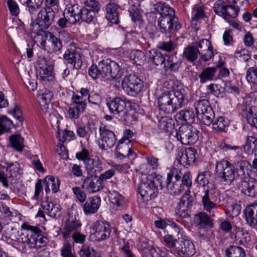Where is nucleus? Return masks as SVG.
Returning a JSON list of instances; mask_svg holds the SVG:
<instances>
[{
	"instance_id": "51",
	"label": "nucleus",
	"mask_w": 257,
	"mask_h": 257,
	"mask_svg": "<svg viewBox=\"0 0 257 257\" xmlns=\"http://www.w3.org/2000/svg\"><path fill=\"white\" fill-rule=\"evenodd\" d=\"M246 79L248 83L257 85V68L252 67L247 69Z\"/></svg>"
},
{
	"instance_id": "55",
	"label": "nucleus",
	"mask_w": 257,
	"mask_h": 257,
	"mask_svg": "<svg viewBox=\"0 0 257 257\" xmlns=\"http://www.w3.org/2000/svg\"><path fill=\"white\" fill-rule=\"evenodd\" d=\"M241 206L237 203H233L228 206L226 209V213L230 217H234L237 216L240 212Z\"/></svg>"
},
{
	"instance_id": "9",
	"label": "nucleus",
	"mask_w": 257,
	"mask_h": 257,
	"mask_svg": "<svg viewBox=\"0 0 257 257\" xmlns=\"http://www.w3.org/2000/svg\"><path fill=\"white\" fill-rule=\"evenodd\" d=\"M8 113L13 115L19 122L14 125L12 120L6 115H0V128H10L11 127H19L23 126L24 118L21 108L17 103L8 110Z\"/></svg>"
},
{
	"instance_id": "61",
	"label": "nucleus",
	"mask_w": 257,
	"mask_h": 257,
	"mask_svg": "<svg viewBox=\"0 0 257 257\" xmlns=\"http://www.w3.org/2000/svg\"><path fill=\"white\" fill-rule=\"evenodd\" d=\"M160 128H173L174 127L173 120L168 117H162L159 120Z\"/></svg>"
},
{
	"instance_id": "13",
	"label": "nucleus",
	"mask_w": 257,
	"mask_h": 257,
	"mask_svg": "<svg viewBox=\"0 0 257 257\" xmlns=\"http://www.w3.org/2000/svg\"><path fill=\"white\" fill-rule=\"evenodd\" d=\"M111 228L106 221H97L93 224L92 237L98 241L105 240L110 235Z\"/></svg>"
},
{
	"instance_id": "58",
	"label": "nucleus",
	"mask_w": 257,
	"mask_h": 257,
	"mask_svg": "<svg viewBox=\"0 0 257 257\" xmlns=\"http://www.w3.org/2000/svg\"><path fill=\"white\" fill-rule=\"evenodd\" d=\"M192 21H198L203 18L204 15V8L200 5H195L192 12Z\"/></svg>"
},
{
	"instance_id": "52",
	"label": "nucleus",
	"mask_w": 257,
	"mask_h": 257,
	"mask_svg": "<svg viewBox=\"0 0 257 257\" xmlns=\"http://www.w3.org/2000/svg\"><path fill=\"white\" fill-rule=\"evenodd\" d=\"M210 178L211 174L209 172H203L199 173L196 181L200 185L205 186L209 183Z\"/></svg>"
},
{
	"instance_id": "33",
	"label": "nucleus",
	"mask_w": 257,
	"mask_h": 257,
	"mask_svg": "<svg viewBox=\"0 0 257 257\" xmlns=\"http://www.w3.org/2000/svg\"><path fill=\"white\" fill-rule=\"evenodd\" d=\"M244 215L247 223L251 226L257 225V206H250L244 210Z\"/></svg>"
},
{
	"instance_id": "25",
	"label": "nucleus",
	"mask_w": 257,
	"mask_h": 257,
	"mask_svg": "<svg viewBox=\"0 0 257 257\" xmlns=\"http://www.w3.org/2000/svg\"><path fill=\"white\" fill-rule=\"evenodd\" d=\"M193 222L198 228H205L212 225L210 217L204 212H200L195 214Z\"/></svg>"
},
{
	"instance_id": "62",
	"label": "nucleus",
	"mask_w": 257,
	"mask_h": 257,
	"mask_svg": "<svg viewBox=\"0 0 257 257\" xmlns=\"http://www.w3.org/2000/svg\"><path fill=\"white\" fill-rule=\"evenodd\" d=\"M89 75L93 78V79H97L100 76L102 77H105V75L102 74V71L101 68L98 67L95 65H92L89 69L88 70Z\"/></svg>"
},
{
	"instance_id": "2",
	"label": "nucleus",
	"mask_w": 257,
	"mask_h": 257,
	"mask_svg": "<svg viewBox=\"0 0 257 257\" xmlns=\"http://www.w3.org/2000/svg\"><path fill=\"white\" fill-rule=\"evenodd\" d=\"M18 243L22 245L23 252L27 249L26 245L30 248H39L46 244L47 238L43 236L41 230L37 227L28 226L17 238Z\"/></svg>"
},
{
	"instance_id": "1",
	"label": "nucleus",
	"mask_w": 257,
	"mask_h": 257,
	"mask_svg": "<svg viewBox=\"0 0 257 257\" xmlns=\"http://www.w3.org/2000/svg\"><path fill=\"white\" fill-rule=\"evenodd\" d=\"M163 86L169 90L158 98L157 102L161 110L167 113L173 112L187 104L188 99L181 86L175 87V82L169 80L163 83Z\"/></svg>"
},
{
	"instance_id": "4",
	"label": "nucleus",
	"mask_w": 257,
	"mask_h": 257,
	"mask_svg": "<svg viewBox=\"0 0 257 257\" xmlns=\"http://www.w3.org/2000/svg\"><path fill=\"white\" fill-rule=\"evenodd\" d=\"M215 175L224 185H230L235 179L234 167L229 161L224 159L216 162Z\"/></svg>"
},
{
	"instance_id": "30",
	"label": "nucleus",
	"mask_w": 257,
	"mask_h": 257,
	"mask_svg": "<svg viewBox=\"0 0 257 257\" xmlns=\"http://www.w3.org/2000/svg\"><path fill=\"white\" fill-rule=\"evenodd\" d=\"M243 151L248 155L257 156V138L253 136L246 137L245 143L243 145Z\"/></svg>"
},
{
	"instance_id": "29",
	"label": "nucleus",
	"mask_w": 257,
	"mask_h": 257,
	"mask_svg": "<svg viewBox=\"0 0 257 257\" xmlns=\"http://www.w3.org/2000/svg\"><path fill=\"white\" fill-rule=\"evenodd\" d=\"M118 10L119 7L114 3H110L106 6L105 17L111 23L118 24Z\"/></svg>"
},
{
	"instance_id": "47",
	"label": "nucleus",
	"mask_w": 257,
	"mask_h": 257,
	"mask_svg": "<svg viewBox=\"0 0 257 257\" xmlns=\"http://www.w3.org/2000/svg\"><path fill=\"white\" fill-rule=\"evenodd\" d=\"M226 4L221 0L217 1L214 5L213 9L216 14L223 18L225 17Z\"/></svg>"
},
{
	"instance_id": "14",
	"label": "nucleus",
	"mask_w": 257,
	"mask_h": 257,
	"mask_svg": "<svg viewBox=\"0 0 257 257\" xmlns=\"http://www.w3.org/2000/svg\"><path fill=\"white\" fill-rule=\"evenodd\" d=\"M99 68L102 69V74L105 76H110L117 82L118 85L120 83V80L122 78L119 73V66L117 63L113 61L109 62H101L99 63Z\"/></svg>"
},
{
	"instance_id": "49",
	"label": "nucleus",
	"mask_w": 257,
	"mask_h": 257,
	"mask_svg": "<svg viewBox=\"0 0 257 257\" xmlns=\"http://www.w3.org/2000/svg\"><path fill=\"white\" fill-rule=\"evenodd\" d=\"M84 110L85 109L82 108V106L78 107L71 105L68 110L67 116L71 119L77 118L80 114L83 112Z\"/></svg>"
},
{
	"instance_id": "3",
	"label": "nucleus",
	"mask_w": 257,
	"mask_h": 257,
	"mask_svg": "<svg viewBox=\"0 0 257 257\" xmlns=\"http://www.w3.org/2000/svg\"><path fill=\"white\" fill-rule=\"evenodd\" d=\"M155 10L160 14L158 25L162 32H170L176 23L174 10L164 3L159 2L155 5Z\"/></svg>"
},
{
	"instance_id": "31",
	"label": "nucleus",
	"mask_w": 257,
	"mask_h": 257,
	"mask_svg": "<svg viewBox=\"0 0 257 257\" xmlns=\"http://www.w3.org/2000/svg\"><path fill=\"white\" fill-rule=\"evenodd\" d=\"M81 226L80 221L76 219L67 220L65 223L64 231L62 232L64 238H68L73 231L77 230Z\"/></svg>"
},
{
	"instance_id": "26",
	"label": "nucleus",
	"mask_w": 257,
	"mask_h": 257,
	"mask_svg": "<svg viewBox=\"0 0 257 257\" xmlns=\"http://www.w3.org/2000/svg\"><path fill=\"white\" fill-rule=\"evenodd\" d=\"M81 9H79L78 5L69 6L64 12V16L69 18L70 24H74L80 20Z\"/></svg>"
},
{
	"instance_id": "46",
	"label": "nucleus",
	"mask_w": 257,
	"mask_h": 257,
	"mask_svg": "<svg viewBox=\"0 0 257 257\" xmlns=\"http://www.w3.org/2000/svg\"><path fill=\"white\" fill-rule=\"evenodd\" d=\"M111 202L116 206H120L123 202V197L116 189H114L109 196Z\"/></svg>"
},
{
	"instance_id": "34",
	"label": "nucleus",
	"mask_w": 257,
	"mask_h": 257,
	"mask_svg": "<svg viewBox=\"0 0 257 257\" xmlns=\"http://www.w3.org/2000/svg\"><path fill=\"white\" fill-rule=\"evenodd\" d=\"M99 134L102 142L106 144V147L110 148L115 143V137L113 132L109 130H99Z\"/></svg>"
},
{
	"instance_id": "8",
	"label": "nucleus",
	"mask_w": 257,
	"mask_h": 257,
	"mask_svg": "<svg viewBox=\"0 0 257 257\" xmlns=\"http://www.w3.org/2000/svg\"><path fill=\"white\" fill-rule=\"evenodd\" d=\"M194 106L198 119L205 125L210 124L213 113L208 101L206 99L198 101L194 103Z\"/></svg>"
},
{
	"instance_id": "28",
	"label": "nucleus",
	"mask_w": 257,
	"mask_h": 257,
	"mask_svg": "<svg viewBox=\"0 0 257 257\" xmlns=\"http://www.w3.org/2000/svg\"><path fill=\"white\" fill-rule=\"evenodd\" d=\"M106 104L110 112L114 114L123 111L126 106L125 101L120 97L114 98Z\"/></svg>"
},
{
	"instance_id": "18",
	"label": "nucleus",
	"mask_w": 257,
	"mask_h": 257,
	"mask_svg": "<svg viewBox=\"0 0 257 257\" xmlns=\"http://www.w3.org/2000/svg\"><path fill=\"white\" fill-rule=\"evenodd\" d=\"M195 116L193 111L182 110L176 114L177 125L178 128L193 127L191 124L194 121Z\"/></svg>"
},
{
	"instance_id": "12",
	"label": "nucleus",
	"mask_w": 257,
	"mask_h": 257,
	"mask_svg": "<svg viewBox=\"0 0 257 257\" xmlns=\"http://www.w3.org/2000/svg\"><path fill=\"white\" fill-rule=\"evenodd\" d=\"M36 76L43 83L53 81L54 77L52 74L53 66L46 59L39 58L36 67Z\"/></svg>"
},
{
	"instance_id": "21",
	"label": "nucleus",
	"mask_w": 257,
	"mask_h": 257,
	"mask_svg": "<svg viewBox=\"0 0 257 257\" xmlns=\"http://www.w3.org/2000/svg\"><path fill=\"white\" fill-rule=\"evenodd\" d=\"M54 94L48 89H44L39 91L37 98L42 110L47 113L49 109L50 104L53 98Z\"/></svg>"
},
{
	"instance_id": "57",
	"label": "nucleus",
	"mask_w": 257,
	"mask_h": 257,
	"mask_svg": "<svg viewBox=\"0 0 257 257\" xmlns=\"http://www.w3.org/2000/svg\"><path fill=\"white\" fill-rule=\"evenodd\" d=\"M189 208L185 205L179 202L175 210L176 215L180 218H187L189 216Z\"/></svg>"
},
{
	"instance_id": "35",
	"label": "nucleus",
	"mask_w": 257,
	"mask_h": 257,
	"mask_svg": "<svg viewBox=\"0 0 257 257\" xmlns=\"http://www.w3.org/2000/svg\"><path fill=\"white\" fill-rule=\"evenodd\" d=\"M86 171L90 173L93 169L96 168L95 171H100L102 169V164L101 161L96 157L91 156L84 163Z\"/></svg>"
},
{
	"instance_id": "42",
	"label": "nucleus",
	"mask_w": 257,
	"mask_h": 257,
	"mask_svg": "<svg viewBox=\"0 0 257 257\" xmlns=\"http://www.w3.org/2000/svg\"><path fill=\"white\" fill-rule=\"evenodd\" d=\"M42 23L40 22L37 19L33 21L30 25L31 30L32 33L37 35V40L39 42L40 41V37H41L43 35V32H47L44 30L48 29L47 27H43Z\"/></svg>"
},
{
	"instance_id": "5",
	"label": "nucleus",
	"mask_w": 257,
	"mask_h": 257,
	"mask_svg": "<svg viewBox=\"0 0 257 257\" xmlns=\"http://www.w3.org/2000/svg\"><path fill=\"white\" fill-rule=\"evenodd\" d=\"M4 169L3 172H0V181L3 185L7 188L9 186L8 182L10 180H13V178L21 174L22 169L20 164L17 162H9L4 161L1 165Z\"/></svg>"
},
{
	"instance_id": "36",
	"label": "nucleus",
	"mask_w": 257,
	"mask_h": 257,
	"mask_svg": "<svg viewBox=\"0 0 257 257\" xmlns=\"http://www.w3.org/2000/svg\"><path fill=\"white\" fill-rule=\"evenodd\" d=\"M235 239L236 243L244 245L250 241V236L247 231L243 230L241 228L236 227Z\"/></svg>"
},
{
	"instance_id": "16",
	"label": "nucleus",
	"mask_w": 257,
	"mask_h": 257,
	"mask_svg": "<svg viewBox=\"0 0 257 257\" xmlns=\"http://www.w3.org/2000/svg\"><path fill=\"white\" fill-rule=\"evenodd\" d=\"M201 61L206 62L213 57V47L208 39H203L197 44Z\"/></svg>"
},
{
	"instance_id": "24",
	"label": "nucleus",
	"mask_w": 257,
	"mask_h": 257,
	"mask_svg": "<svg viewBox=\"0 0 257 257\" xmlns=\"http://www.w3.org/2000/svg\"><path fill=\"white\" fill-rule=\"evenodd\" d=\"M55 16V12L51 9H43L38 13L37 19L42 23L41 25L43 27L48 28L52 24Z\"/></svg>"
},
{
	"instance_id": "22",
	"label": "nucleus",
	"mask_w": 257,
	"mask_h": 257,
	"mask_svg": "<svg viewBox=\"0 0 257 257\" xmlns=\"http://www.w3.org/2000/svg\"><path fill=\"white\" fill-rule=\"evenodd\" d=\"M66 63L72 65L74 68L79 69L82 65L80 55L72 48L67 49L63 55Z\"/></svg>"
},
{
	"instance_id": "39",
	"label": "nucleus",
	"mask_w": 257,
	"mask_h": 257,
	"mask_svg": "<svg viewBox=\"0 0 257 257\" xmlns=\"http://www.w3.org/2000/svg\"><path fill=\"white\" fill-rule=\"evenodd\" d=\"M225 257H246V253L241 247L230 245L225 250Z\"/></svg>"
},
{
	"instance_id": "54",
	"label": "nucleus",
	"mask_w": 257,
	"mask_h": 257,
	"mask_svg": "<svg viewBox=\"0 0 257 257\" xmlns=\"http://www.w3.org/2000/svg\"><path fill=\"white\" fill-rule=\"evenodd\" d=\"M152 58L153 61V63L157 66L162 65L164 67V64L166 61H165V59L164 57L162 54L160 52H158L156 50H152Z\"/></svg>"
},
{
	"instance_id": "41",
	"label": "nucleus",
	"mask_w": 257,
	"mask_h": 257,
	"mask_svg": "<svg viewBox=\"0 0 257 257\" xmlns=\"http://www.w3.org/2000/svg\"><path fill=\"white\" fill-rule=\"evenodd\" d=\"M216 72V67H207L204 69L199 75L200 81L204 83L208 81L213 80Z\"/></svg>"
},
{
	"instance_id": "60",
	"label": "nucleus",
	"mask_w": 257,
	"mask_h": 257,
	"mask_svg": "<svg viewBox=\"0 0 257 257\" xmlns=\"http://www.w3.org/2000/svg\"><path fill=\"white\" fill-rule=\"evenodd\" d=\"M239 9L237 6H228L226 8L225 20L229 19L230 18L236 17L238 14Z\"/></svg>"
},
{
	"instance_id": "64",
	"label": "nucleus",
	"mask_w": 257,
	"mask_h": 257,
	"mask_svg": "<svg viewBox=\"0 0 257 257\" xmlns=\"http://www.w3.org/2000/svg\"><path fill=\"white\" fill-rule=\"evenodd\" d=\"M120 252L124 257H136L133 253L129 242L124 241L123 246L120 248Z\"/></svg>"
},
{
	"instance_id": "53",
	"label": "nucleus",
	"mask_w": 257,
	"mask_h": 257,
	"mask_svg": "<svg viewBox=\"0 0 257 257\" xmlns=\"http://www.w3.org/2000/svg\"><path fill=\"white\" fill-rule=\"evenodd\" d=\"M57 138L61 143L64 142L68 138H73L74 133L68 130H58L57 132Z\"/></svg>"
},
{
	"instance_id": "23",
	"label": "nucleus",
	"mask_w": 257,
	"mask_h": 257,
	"mask_svg": "<svg viewBox=\"0 0 257 257\" xmlns=\"http://www.w3.org/2000/svg\"><path fill=\"white\" fill-rule=\"evenodd\" d=\"M101 203V199L98 196L89 197L83 204V210L86 215L95 213L99 209Z\"/></svg>"
},
{
	"instance_id": "37",
	"label": "nucleus",
	"mask_w": 257,
	"mask_h": 257,
	"mask_svg": "<svg viewBox=\"0 0 257 257\" xmlns=\"http://www.w3.org/2000/svg\"><path fill=\"white\" fill-rule=\"evenodd\" d=\"M11 147L18 152H22L24 148V139L20 135L15 134L9 137Z\"/></svg>"
},
{
	"instance_id": "20",
	"label": "nucleus",
	"mask_w": 257,
	"mask_h": 257,
	"mask_svg": "<svg viewBox=\"0 0 257 257\" xmlns=\"http://www.w3.org/2000/svg\"><path fill=\"white\" fill-rule=\"evenodd\" d=\"M175 251L182 257H190L195 253L194 245L188 240L181 238L177 243Z\"/></svg>"
},
{
	"instance_id": "19",
	"label": "nucleus",
	"mask_w": 257,
	"mask_h": 257,
	"mask_svg": "<svg viewBox=\"0 0 257 257\" xmlns=\"http://www.w3.org/2000/svg\"><path fill=\"white\" fill-rule=\"evenodd\" d=\"M244 180L241 182L240 187L245 195L251 197H257V180L254 178L246 175Z\"/></svg>"
},
{
	"instance_id": "56",
	"label": "nucleus",
	"mask_w": 257,
	"mask_h": 257,
	"mask_svg": "<svg viewBox=\"0 0 257 257\" xmlns=\"http://www.w3.org/2000/svg\"><path fill=\"white\" fill-rule=\"evenodd\" d=\"M146 257H167L165 250L151 246L146 252Z\"/></svg>"
},
{
	"instance_id": "27",
	"label": "nucleus",
	"mask_w": 257,
	"mask_h": 257,
	"mask_svg": "<svg viewBox=\"0 0 257 257\" xmlns=\"http://www.w3.org/2000/svg\"><path fill=\"white\" fill-rule=\"evenodd\" d=\"M201 203L203 209L207 212L212 214L211 216H214V210L217 208V204L212 200L208 189L205 190L202 195Z\"/></svg>"
},
{
	"instance_id": "45",
	"label": "nucleus",
	"mask_w": 257,
	"mask_h": 257,
	"mask_svg": "<svg viewBox=\"0 0 257 257\" xmlns=\"http://www.w3.org/2000/svg\"><path fill=\"white\" fill-rule=\"evenodd\" d=\"M176 136L177 139L180 140L182 143H184L183 140H190L193 137L195 139L194 134L192 130H179L178 132H176Z\"/></svg>"
},
{
	"instance_id": "50",
	"label": "nucleus",
	"mask_w": 257,
	"mask_h": 257,
	"mask_svg": "<svg viewBox=\"0 0 257 257\" xmlns=\"http://www.w3.org/2000/svg\"><path fill=\"white\" fill-rule=\"evenodd\" d=\"M180 63L178 61L175 62L173 60V57L172 58L170 57L165 62L164 64V68L166 71H173L176 72L178 71Z\"/></svg>"
},
{
	"instance_id": "6",
	"label": "nucleus",
	"mask_w": 257,
	"mask_h": 257,
	"mask_svg": "<svg viewBox=\"0 0 257 257\" xmlns=\"http://www.w3.org/2000/svg\"><path fill=\"white\" fill-rule=\"evenodd\" d=\"M160 184L161 189L163 186L158 179H147L142 181L139 186V192L142 197L147 201L155 198L158 194V185Z\"/></svg>"
},
{
	"instance_id": "32",
	"label": "nucleus",
	"mask_w": 257,
	"mask_h": 257,
	"mask_svg": "<svg viewBox=\"0 0 257 257\" xmlns=\"http://www.w3.org/2000/svg\"><path fill=\"white\" fill-rule=\"evenodd\" d=\"M45 190L46 193L50 192L51 189L53 193L57 192L59 189L60 180L53 176H48L44 180Z\"/></svg>"
},
{
	"instance_id": "43",
	"label": "nucleus",
	"mask_w": 257,
	"mask_h": 257,
	"mask_svg": "<svg viewBox=\"0 0 257 257\" xmlns=\"http://www.w3.org/2000/svg\"><path fill=\"white\" fill-rule=\"evenodd\" d=\"M130 60L132 63L137 65H142L146 61V56L144 53L141 50H132L129 55Z\"/></svg>"
},
{
	"instance_id": "48",
	"label": "nucleus",
	"mask_w": 257,
	"mask_h": 257,
	"mask_svg": "<svg viewBox=\"0 0 257 257\" xmlns=\"http://www.w3.org/2000/svg\"><path fill=\"white\" fill-rule=\"evenodd\" d=\"M199 53V49L192 47L186 48L184 51L185 56L187 59L191 61H193L196 59Z\"/></svg>"
},
{
	"instance_id": "7",
	"label": "nucleus",
	"mask_w": 257,
	"mask_h": 257,
	"mask_svg": "<svg viewBox=\"0 0 257 257\" xmlns=\"http://www.w3.org/2000/svg\"><path fill=\"white\" fill-rule=\"evenodd\" d=\"M121 87L129 95L135 96L142 90L143 87V81L134 75H128L122 77L120 80Z\"/></svg>"
},
{
	"instance_id": "63",
	"label": "nucleus",
	"mask_w": 257,
	"mask_h": 257,
	"mask_svg": "<svg viewBox=\"0 0 257 257\" xmlns=\"http://www.w3.org/2000/svg\"><path fill=\"white\" fill-rule=\"evenodd\" d=\"M94 253H96L95 250L87 245H83L79 252L80 257H91V255H94Z\"/></svg>"
},
{
	"instance_id": "44",
	"label": "nucleus",
	"mask_w": 257,
	"mask_h": 257,
	"mask_svg": "<svg viewBox=\"0 0 257 257\" xmlns=\"http://www.w3.org/2000/svg\"><path fill=\"white\" fill-rule=\"evenodd\" d=\"M98 10L94 9H88L86 8L81 9L80 19L87 23H90L95 17L96 12Z\"/></svg>"
},
{
	"instance_id": "15",
	"label": "nucleus",
	"mask_w": 257,
	"mask_h": 257,
	"mask_svg": "<svg viewBox=\"0 0 257 257\" xmlns=\"http://www.w3.org/2000/svg\"><path fill=\"white\" fill-rule=\"evenodd\" d=\"M196 150L189 147L183 150H180L176 157V160L181 165L185 167L193 165L196 159Z\"/></svg>"
},
{
	"instance_id": "10",
	"label": "nucleus",
	"mask_w": 257,
	"mask_h": 257,
	"mask_svg": "<svg viewBox=\"0 0 257 257\" xmlns=\"http://www.w3.org/2000/svg\"><path fill=\"white\" fill-rule=\"evenodd\" d=\"M180 171L175 168L172 169L167 174V188L170 194L177 195L184 190V186L180 180Z\"/></svg>"
},
{
	"instance_id": "11",
	"label": "nucleus",
	"mask_w": 257,
	"mask_h": 257,
	"mask_svg": "<svg viewBox=\"0 0 257 257\" xmlns=\"http://www.w3.org/2000/svg\"><path fill=\"white\" fill-rule=\"evenodd\" d=\"M42 34L43 35L40 37L39 41L41 48L50 52H60L62 48L61 42L51 32Z\"/></svg>"
},
{
	"instance_id": "40",
	"label": "nucleus",
	"mask_w": 257,
	"mask_h": 257,
	"mask_svg": "<svg viewBox=\"0 0 257 257\" xmlns=\"http://www.w3.org/2000/svg\"><path fill=\"white\" fill-rule=\"evenodd\" d=\"M253 106V103L252 102L247 105L243 110L242 115L246 118L247 122L251 127L257 128V114H254L253 113H251V111H248V108H251Z\"/></svg>"
},
{
	"instance_id": "17",
	"label": "nucleus",
	"mask_w": 257,
	"mask_h": 257,
	"mask_svg": "<svg viewBox=\"0 0 257 257\" xmlns=\"http://www.w3.org/2000/svg\"><path fill=\"white\" fill-rule=\"evenodd\" d=\"M82 187L89 193H95L101 190L104 187V185L102 184L99 178L91 175L83 179Z\"/></svg>"
},
{
	"instance_id": "59",
	"label": "nucleus",
	"mask_w": 257,
	"mask_h": 257,
	"mask_svg": "<svg viewBox=\"0 0 257 257\" xmlns=\"http://www.w3.org/2000/svg\"><path fill=\"white\" fill-rule=\"evenodd\" d=\"M190 191H186L185 194L181 198L180 202L185 205L188 208L191 207L195 202L194 197L190 195Z\"/></svg>"
},
{
	"instance_id": "38",
	"label": "nucleus",
	"mask_w": 257,
	"mask_h": 257,
	"mask_svg": "<svg viewBox=\"0 0 257 257\" xmlns=\"http://www.w3.org/2000/svg\"><path fill=\"white\" fill-rule=\"evenodd\" d=\"M234 164L236 166L237 175L240 177L241 182H242L245 177H247L246 175H249L247 172V169H246L249 165V162L241 159L238 161L234 162Z\"/></svg>"
}]
</instances>
